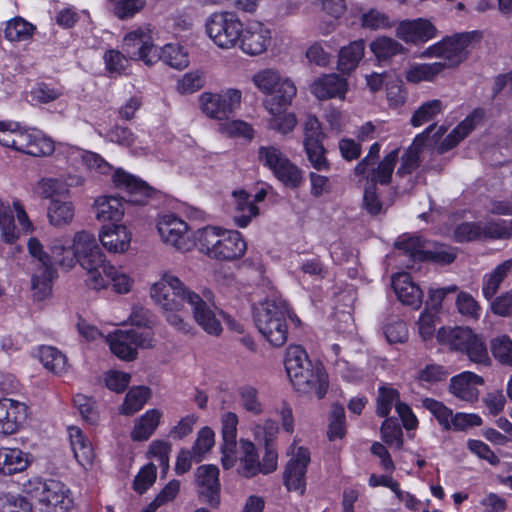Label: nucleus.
Listing matches in <instances>:
<instances>
[{"label": "nucleus", "instance_id": "48", "mask_svg": "<svg viewBox=\"0 0 512 512\" xmlns=\"http://www.w3.org/2000/svg\"><path fill=\"white\" fill-rule=\"evenodd\" d=\"M491 352L502 365H512V340L506 336H498L491 341Z\"/></svg>", "mask_w": 512, "mask_h": 512}, {"label": "nucleus", "instance_id": "8", "mask_svg": "<svg viewBox=\"0 0 512 512\" xmlns=\"http://www.w3.org/2000/svg\"><path fill=\"white\" fill-rule=\"evenodd\" d=\"M25 491L42 505L44 512H68L73 506L70 490L58 480H29Z\"/></svg>", "mask_w": 512, "mask_h": 512}, {"label": "nucleus", "instance_id": "25", "mask_svg": "<svg viewBox=\"0 0 512 512\" xmlns=\"http://www.w3.org/2000/svg\"><path fill=\"white\" fill-rule=\"evenodd\" d=\"M347 91L346 79L337 74H327L316 79L311 85V93L319 100L344 98Z\"/></svg>", "mask_w": 512, "mask_h": 512}, {"label": "nucleus", "instance_id": "23", "mask_svg": "<svg viewBox=\"0 0 512 512\" xmlns=\"http://www.w3.org/2000/svg\"><path fill=\"white\" fill-rule=\"evenodd\" d=\"M83 179L79 176L61 178H42L35 186V193L43 199L62 200L69 198V187L82 185Z\"/></svg>", "mask_w": 512, "mask_h": 512}, {"label": "nucleus", "instance_id": "61", "mask_svg": "<svg viewBox=\"0 0 512 512\" xmlns=\"http://www.w3.org/2000/svg\"><path fill=\"white\" fill-rule=\"evenodd\" d=\"M223 444L228 449L236 447L238 417L233 412H226L221 418Z\"/></svg>", "mask_w": 512, "mask_h": 512}, {"label": "nucleus", "instance_id": "42", "mask_svg": "<svg viewBox=\"0 0 512 512\" xmlns=\"http://www.w3.org/2000/svg\"><path fill=\"white\" fill-rule=\"evenodd\" d=\"M39 359L46 369L56 374L66 371L67 358L55 347L42 346L39 349Z\"/></svg>", "mask_w": 512, "mask_h": 512}, {"label": "nucleus", "instance_id": "63", "mask_svg": "<svg viewBox=\"0 0 512 512\" xmlns=\"http://www.w3.org/2000/svg\"><path fill=\"white\" fill-rule=\"evenodd\" d=\"M204 77L200 72L186 73L181 79L178 80L176 89L182 94H193L199 91L204 86Z\"/></svg>", "mask_w": 512, "mask_h": 512}, {"label": "nucleus", "instance_id": "10", "mask_svg": "<svg viewBox=\"0 0 512 512\" xmlns=\"http://www.w3.org/2000/svg\"><path fill=\"white\" fill-rule=\"evenodd\" d=\"M122 50L131 60H140L147 66L159 61V49L154 44L153 27L150 24L128 32L123 38Z\"/></svg>", "mask_w": 512, "mask_h": 512}, {"label": "nucleus", "instance_id": "43", "mask_svg": "<svg viewBox=\"0 0 512 512\" xmlns=\"http://www.w3.org/2000/svg\"><path fill=\"white\" fill-rule=\"evenodd\" d=\"M370 49L379 61H385L404 52V47L390 37H379L371 42Z\"/></svg>", "mask_w": 512, "mask_h": 512}, {"label": "nucleus", "instance_id": "33", "mask_svg": "<svg viewBox=\"0 0 512 512\" xmlns=\"http://www.w3.org/2000/svg\"><path fill=\"white\" fill-rule=\"evenodd\" d=\"M47 216L51 225L64 227L74 218V206L68 198L54 200L48 206Z\"/></svg>", "mask_w": 512, "mask_h": 512}, {"label": "nucleus", "instance_id": "31", "mask_svg": "<svg viewBox=\"0 0 512 512\" xmlns=\"http://www.w3.org/2000/svg\"><path fill=\"white\" fill-rule=\"evenodd\" d=\"M365 43L363 40L351 42L342 47L338 55V70L343 74L351 73L359 64L364 55Z\"/></svg>", "mask_w": 512, "mask_h": 512}, {"label": "nucleus", "instance_id": "39", "mask_svg": "<svg viewBox=\"0 0 512 512\" xmlns=\"http://www.w3.org/2000/svg\"><path fill=\"white\" fill-rule=\"evenodd\" d=\"M511 269L512 259H509L498 265L490 274L484 277L482 292L486 299H491L497 293L500 284Z\"/></svg>", "mask_w": 512, "mask_h": 512}, {"label": "nucleus", "instance_id": "56", "mask_svg": "<svg viewBox=\"0 0 512 512\" xmlns=\"http://www.w3.org/2000/svg\"><path fill=\"white\" fill-rule=\"evenodd\" d=\"M214 444V432L209 427H203L192 447L193 459L196 462L202 460L203 455L208 452Z\"/></svg>", "mask_w": 512, "mask_h": 512}, {"label": "nucleus", "instance_id": "11", "mask_svg": "<svg viewBox=\"0 0 512 512\" xmlns=\"http://www.w3.org/2000/svg\"><path fill=\"white\" fill-rule=\"evenodd\" d=\"M206 32L210 39L222 49H230L239 42L242 23L231 12H215L206 20Z\"/></svg>", "mask_w": 512, "mask_h": 512}, {"label": "nucleus", "instance_id": "52", "mask_svg": "<svg viewBox=\"0 0 512 512\" xmlns=\"http://www.w3.org/2000/svg\"><path fill=\"white\" fill-rule=\"evenodd\" d=\"M329 427L327 431L328 438L333 441L337 438H343L345 430V411L344 408L338 404L332 406L329 418Z\"/></svg>", "mask_w": 512, "mask_h": 512}, {"label": "nucleus", "instance_id": "9", "mask_svg": "<svg viewBox=\"0 0 512 512\" xmlns=\"http://www.w3.org/2000/svg\"><path fill=\"white\" fill-rule=\"evenodd\" d=\"M29 254L36 260L35 270L31 278V287L34 296L38 300L46 298L51 293L52 282L57 278V270L55 265L58 263L51 255L44 251L43 245L37 238H30L27 243Z\"/></svg>", "mask_w": 512, "mask_h": 512}, {"label": "nucleus", "instance_id": "35", "mask_svg": "<svg viewBox=\"0 0 512 512\" xmlns=\"http://www.w3.org/2000/svg\"><path fill=\"white\" fill-rule=\"evenodd\" d=\"M392 288L403 305H414L416 301V285L411 274L407 272L396 274L392 279Z\"/></svg>", "mask_w": 512, "mask_h": 512}, {"label": "nucleus", "instance_id": "36", "mask_svg": "<svg viewBox=\"0 0 512 512\" xmlns=\"http://www.w3.org/2000/svg\"><path fill=\"white\" fill-rule=\"evenodd\" d=\"M200 108L208 117L217 120L227 119L228 108L224 104V98L220 94L205 92L199 97Z\"/></svg>", "mask_w": 512, "mask_h": 512}, {"label": "nucleus", "instance_id": "34", "mask_svg": "<svg viewBox=\"0 0 512 512\" xmlns=\"http://www.w3.org/2000/svg\"><path fill=\"white\" fill-rule=\"evenodd\" d=\"M71 447L75 458L81 465L90 464L94 453L92 445L78 427L69 428Z\"/></svg>", "mask_w": 512, "mask_h": 512}, {"label": "nucleus", "instance_id": "32", "mask_svg": "<svg viewBox=\"0 0 512 512\" xmlns=\"http://www.w3.org/2000/svg\"><path fill=\"white\" fill-rule=\"evenodd\" d=\"M161 416L162 414L158 409L146 411L135 421L134 428L131 431V439L133 441L147 440L158 427Z\"/></svg>", "mask_w": 512, "mask_h": 512}, {"label": "nucleus", "instance_id": "50", "mask_svg": "<svg viewBox=\"0 0 512 512\" xmlns=\"http://www.w3.org/2000/svg\"><path fill=\"white\" fill-rule=\"evenodd\" d=\"M102 276L104 279V287L112 282L113 288L118 293H127L130 291L132 281L124 273L119 272L115 267L109 265L106 267L105 271L102 272Z\"/></svg>", "mask_w": 512, "mask_h": 512}, {"label": "nucleus", "instance_id": "6", "mask_svg": "<svg viewBox=\"0 0 512 512\" xmlns=\"http://www.w3.org/2000/svg\"><path fill=\"white\" fill-rule=\"evenodd\" d=\"M287 314V305L281 300H265L255 308L256 326L263 337L274 347H281L287 341Z\"/></svg>", "mask_w": 512, "mask_h": 512}, {"label": "nucleus", "instance_id": "40", "mask_svg": "<svg viewBox=\"0 0 512 512\" xmlns=\"http://www.w3.org/2000/svg\"><path fill=\"white\" fill-rule=\"evenodd\" d=\"M113 181L119 188H125L132 194H140L144 197H150L153 189L140 179L135 178L133 175L117 170L113 174Z\"/></svg>", "mask_w": 512, "mask_h": 512}, {"label": "nucleus", "instance_id": "2", "mask_svg": "<svg viewBox=\"0 0 512 512\" xmlns=\"http://www.w3.org/2000/svg\"><path fill=\"white\" fill-rule=\"evenodd\" d=\"M51 250L60 267L70 270L79 263L87 273L86 283L89 287L95 290L104 287L102 272L109 264L94 235L86 231L77 232L73 238L72 248L66 247L61 240H54Z\"/></svg>", "mask_w": 512, "mask_h": 512}, {"label": "nucleus", "instance_id": "38", "mask_svg": "<svg viewBox=\"0 0 512 512\" xmlns=\"http://www.w3.org/2000/svg\"><path fill=\"white\" fill-rule=\"evenodd\" d=\"M151 391L145 386L132 387L125 396L124 402L120 408L123 415H133L143 408L149 399Z\"/></svg>", "mask_w": 512, "mask_h": 512}, {"label": "nucleus", "instance_id": "45", "mask_svg": "<svg viewBox=\"0 0 512 512\" xmlns=\"http://www.w3.org/2000/svg\"><path fill=\"white\" fill-rule=\"evenodd\" d=\"M175 69H184L189 64L187 52L180 46L167 44L159 52V60Z\"/></svg>", "mask_w": 512, "mask_h": 512}, {"label": "nucleus", "instance_id": "12", "mask_svg": "<svg viewBox=\"0 0 512 512\" xmlns=\"http://www.w3.org/2000/svg\"><path fill=\"white\" fill-rule=\"evenodd\" d=\"M111 352L123 360H133L137 355V348L152 346V336L149 331L131 329L129 331L118 330L106 338Z\"/></svg>", "mask_w": 512, "mask_h": 512}, {"label": "nucleus", "instance_id": "17", "mask_svg": "<svg viewBox=\"0 0 512 512\" xmlns=\"http://www.w3.org/2000/svg\"><path fill=\"white\" fill-rule=\"evenodd\" d=\"M198 496L201 502L212 508L220 504L219 469L215 465L199 466L195 473Z\"/></svg>", "mask_w": 512, "mask_h": 512}, {"label": "nucleus", "instance_id": "7", "mask_svg": "<svg viewBox=\"0 0 512 512\" xmlns=\"http://www.w3.org/2000/svg\"><path fill=\"white\" fill-rule=\"evenodd\" d=\"M481 111H474L458 124L450 134H448L440 143V139L445 133L443 126L437 127L436 124L430 125L425 131L418 134V148L420 146L430 147L443 154L454 148L462 139L473 131L476 123L482 119Z\"/></svg>", "mask_w": 512, "mask_h": 512}, {"label": "nucleus", "instance_id": "55", "mask_svg": "<svg viewBox=\"0 0 512 512\" xmlns=\"http://www.w3.org/2000/svg\"><path fill=\"white\" fill-rule=\"evenodd\" d=\"M483 238L508 239L512 237V225L504 220L481 222Z\"/></svg>", "mask_w": 512, "mask_h": 512}, {"label": "nucleus", "instance_id": "47", "mask_svg": "<svg viewBox=\"0 0 512 512\" xmlns=\"http://www.w3.org/2000/svg\"><path fill=\"white\" fill-rule=\"evenodd\" d=\"M34 30V26L23 18L16 17L10 20L4 34L9 41H22L28 39Z\"/></svg>", "mask_w": 512, "mask_h": 512}, {"label": "nucleus", "instance_id": "22", "mask_svg": "<svg viewBox=\"0 0 512 512\" xmlns=\"http://www.w3.org/2000/svg\"><path fill=\"white\" fill-rule=\"evenodd\" d=\"M28 407L19 401L3 398L0 400V434L10 435L18 431L27 417Z\"/></svg>", "mask_w": 512, "mask_h": 512}, {"label": "nucleus", "instance_id": "5", "mask_svg": "<svg viewBox=\"0 0 512 512\" xmlns=\"http://www.w3.org/2000/svg\"><path fill=\"white\" fill-rule=\"evenodd\" d=\"M200 251L217 260L231 261L240 258L246 251V242L238 231L207 226L199 231Z\"/></svg>", "mask_w": 512, "mask_h": 512}, {"label": "nucleus", "instance_id": "14", "mask_svg": "<svg viewBox=\"0 0 512 512\" xmlns=\"http://www.w3.org/2000/svg\"><path fill=\"white\" fill-rule=\"evenodd\" d=\"M324 134L319 120L309 115L304 124L303 146L311 167L318 171H328L330 163L323 146Z\"/></svg>", "mask_w": 512, "mask_h": 512}, {"label": "nucleus", "instance_id": "37", "mask_svg": "<svg viewBox=\"0 0 512 512\" xmlns=\"http://www.w3.org/2000/svg\"><path fill=\"white\" fill-rule=\"evenodd\" d=\"M399 149L392 150L387 154L384 159L378 164L377 168H373L371 173L367 176L368 183H380L387 185L391 181L392 173L398 159Z\"/></svg>", "mask_w": 512, "mask_h": 512}, {"label": "nucleus", "instance_id": "54", "mask_svg": "<svg viewBox=\"0 0 512 512\" xmlns=\"http://www.w3.org/2000/svg\"><path fill=\"white\" fill-rule=\"evenodd\" d=\"M283 109L278 108V111L270 113L272 117L269 119L268 126L270 129L285 135L294 129L296 118L291 113H282Z\"/></svg>", "mask_w": 512, "mask_h": 512}, {"label": "nucleus", "instance_id": "3", "mask_svg": "<svg viewBox=\"0 0 512 512\" xmlns=\"http://www.w3.org/2000/svg\"><path fill=\"white\" fill-rule=\"evenodd\" d=\"M285 369L293 387L303 394H315L322 398L326 393L327 375L319 366H314L305 350L297 345L287 348Z\"/></svg>", "mask_w": 512, "mask_h": 512}, {"label": "nucleus", "instance_id": "13", "mask_svg": "<svg viewBox=\"0 0 512 512\" xmlns=\"http://www.w3.org/2000/svg\"><path fill=\"white\" fill-rule=\"evenodd\" d=\"M476 34L460 33L438 42L419 54L420 57L437 56L444 58L446 66L452 67L462 63L468 54L467 48Z\"/></svg>", "mask_w": 512, "mask_h": 512}, {"label": "nucleus", "instance_id": "64", "mask_svg": "<svg viewBox=\"0 0 512 512\" xmlns=\"http://www.w3.org/2000/svg\"><path fill=\"white\" fill-rule=\"evenodd\" d=\"M130 58L117 50H108L104 54V61L106 69L111 74L120 75L123 73L129 65Z\"/></svg>", "mask_w": 512, "mask_h": 512}, {"label": "nucleus", "instance_id": "4", "mask_svg": "<svg viewBox=\"0 0 512 512\" xmlns=\"http://www.w3.org/2000/svg\"><path fill=\"white\" fill-rule=\"evenodd\" d=\"M436 339L439 345L466 355L475 364L488 366L491 363L483 337L468 327H441Z\"/></svg>", "mask_w": 512, "mask_h": 512}, {"label": "nucleus", "instance_id": "59", "mask_svg": "<svg viewBox=\"0 0 512 512\" xmlns=\"http://www.w3.org/2000/svg\"><path fill=\"white\" fill-rule=\"evenodd\" d=\"M239 395L243 408L254 414L259 415L263 412L262 403L258 397V391L252 386H243L239 389Z\"/></svg>", "mask_w": 512, "mask_h": 512}, {"label": "nucleus", "instance_id": "16", "mask_svg": "<svg viewBox=\"0 0 512 512\" xmlns=\"http://www.w3.org/2000/svg\"><path fill=\"white\" fill-rule=\"evenodd\" d=\"M395 409L406 430L414 429L416 426V417L406 403L400 402L399 393L391 387H380L377 396L376 414L379 417H387L392 409Z\"/></svg>", "mask_w": 512, "mask_h": 512}, {"label": "nucleus", "instance_id": "51", "mask_svg": "<svg viewBox=\"0 0 512 512\" xmlns=\"http://www.w3.org/2000/svg\"><path fill=\"white\" fill-rule=\"evenodd\" d=\"M453 238L458 243L483 239L481 222H463L457 225L453 232Z\"/></svg>", "mask_w": 512, "mask_h": 512}, {"label": "nucleus", "instance_id": "57", "mask_svg": "<svg viewBox=\"0 0 512 512\" xmlns=\"http://www.w3.org/2000/svg\"><path fill=\"white\" fill-rule=\"evenodd\" d=\"M282 77L272 69H265L253 76V83L263 93L270 95Z\"/></svg>", "mask_w": 512, "mask_h": 512}, {"label": "nucleus", "instance_id": "41", "mask_svg": "<svg viewBox=\"0 0 512 512\" xmlns=\"http://www.w3.org/2000/svg\"><path fill=\"white\" fill-rule=\"evenodd\" d=\"M273 175L283 185L288 188L297 189L303 183V171L290 159L284 161V163L273 172Z\"/></svg>", "mask_w": 512, "mask_h": 512}, {"label": "nucleus", "instance_id": "62", "mask_svg": "<svg viewBox=\"0 0 512 512\" xmlns=\"http://www.w3.org/2000/svg\"><path fill=\"white\" fill-rule=\"evenodd\" d=\"M96 402L84 395L77 394L74 397V405L81 414L82 418L90 424H94L98 420V412L95 406Z\"/></svg>", "mask_w": 512, "mask_h": 512}, {"label": "nucleus", "instance_id": "44", "mask_svg": "<svg viewBox=\"0 0 512 512\" xmlns=\"http://www.w3.org/2000/svg\"><path fill=\"white\" fill-rule=\"evenodd\" d=\"M0 228L1 238L8 244L18 239V232L14 223L13 211L9 203L0 199Z\"/></svg>", "mask_w": 512, "mask_h": 512}, {"label": "nucleus", "instance_id": "49", "mask_svg": "<svg viewBox=\"0 0 512 512\" xmlns=\"http://www.w3.org/2000/svg\"><path fill=\"white\" fill-rule=\"evenodd\" d=\"M259 161L268 169L275 172L289 158L275 146H261L258 151Z\"/></svg>", "mask_w": 512, "mask_h": 512}, {"label": "nucleus", "instance_id": "1", "mask_svg": "<svg viewBox=\"0 0 512 512\" xmlns=\"http://www.w3.org/2000/svg\"><path fill=\"white\" fill-rule=\"evenodd\" d=\"M205 293L206 299L190 290L176 276L164 274L151 288V297L165 312L180 311L184 304L191 308L194 320L207 333L218 335L222 331L220 321L216 318L213 303Z\"/></svg>", "mask_w": 512, "mask_h": 512}, {"label": "nucleus", "instance_id": "27", "mask_svg": "<svg viewBox=\"0 0 512 512\" xmlns=\"http://www.w3.org/2000/svg\"><path fill=\"white\" fill-rule=\"evenodd\" d=\"M30 464L29 455L18 448H0V475L22 472Z\"/></svg>", "mask_w": 512, "mask_h": 512}, {"label": "nucleus", "instance_id": "46", "mask_svg": "<svg viewBox=\"0 0 512 512\" xmlns=\"http://www.w3.org/2000/svg\"><path fill=\"white\" fill-rule=\"evenodd\" d=\"M382 440L390 447L400 449L403 445V433L398 420L394 417L386 418L381 425Z\"/></svg>", "mask_w": 512, "mask_h": 512}, {"label": "nucleus", "instance_id": "26", "mask_svg": "<svg viewBox=\"0 0 512 512\" xmlns=\"http://www.w3.org/2000/svg\"><path fill=\"white\" fill-rule=\"evenodd\" d=\"M234 198V223L240 227H247L253 218L258 216L259 209L252 201V195L244 190L233 191Z\"/></svg>", "mask_w": 512, "mask_h": 512}, {"label": "nucleus", "instance_id": "24", "mask_svg": "<svg viewBox=\"0 0 512 512\" xmlns=\"http://www.w3.org/2000/svg\"><path fill=\"white\" fill-rule=\"evenodd\" d=\"M456 259L454 248L445 244L422 240L418 235V261L448 265Z\"/></svg>", "mask_w": 512, "mask_h": 512}, {"label": "nucleus", "instance_id": "29", "mask_svg": "<svg viewBox=\"0 0 512 512\" xmlns=\"http://www.w3.org/2000/svg\"><path fill=\"white\" fill-rule=\"evenodd\" d=\"M99 239L102 245L109 251L114 253H121L128 249L131 234L123 225H113L99 234Z\"/></svg>", "mask_w": 512, "mask_h": 512}, {"label": "nucleus", "instance_id": "60", "mask_svg": "<svg viewBox=\"0 0 512 512\" xmlns=\"http://www.w3.org/2000/svg\"><path fill=\"white\" fill-rule=\"evenodd\" d=\"M114 14L121 20L133 17L145 4V0H110Z\"/></svg>", "mask_w": 512, "mask_h": 512}, {"label": "nucleus", "instance_id": "30", "mask_svg": "<svg viewBox=\"0 0 512 512\" xmlns=\"http://www.w3.org/2000/svg\"><path fill=\"white\" fill-rule=\"evenodd\" d=\"M96 218L101 221H119L124 214V204L121 199L113 196H102L94 204Z\"/></svg>", "mask_w": 512, "mask_h": 512}, {"label": "nucleus", "instance_id": "28", "mask_svg": "<svg viewBox=\"0 0 512 512\" xmlns=\"http://www.w3.org/2000/svg\"><path fill=\"white\" fill-rule=\"evenodd\" d=\"M296 93L297 88L293 81L289 78H281L264 105L270 113H274L278 108H286L290 105Z\"/></svg>", "mask_w": 512, "mask_h": 512}, {"label": "nucleus", "instance_id": "58", "mask_svg": "<svg viewBox=\"0 0 512 512\" xmlns=\"http://www.w3.org/2000/svg\"><path fill=\"white\" fill-rule=\"evenodd\" d=\"M457 291L458 287L456 285H450L444 288H430L428 290V297L425 303V310L439 314L442 309V301L446 295Z\"/></svg>", "mask_w": 512, "mask_h": 512}, {"label": "nucleus", "instance_id": "19", "mask_svg": "<svg viewBox=\"0 0 512 512\" xmlns=\"http://www.w3.org/2000/svg\"><path fill=\"white\" fill-rule=\"evenodd\" d=\"M309 463V451L304 447H294L284 471V484L288 490L298 491L301 494L304 492L305 474Z\"/></svg>", "mask_w": 512, "mask_h": 512}, {"label": "nucleus", "instance_id": "20", "mask_svg": "<svg viewBox=\"0 0 512 512\" xmlns=\"http://www.w3.org/2000/svg\"><path fill=\"white\" fill-rule=\"evenodd\" d=\"M270 40V30L260 22H251L245 29L242 28L239 39L242 51L251 56L265 52Z\"/></svg>", "mask_w": 512, "mask_h": 512}, {"label": "nucleus", "instance_id": "15", "mask_svg": "<svg viewBox=\"0 0 512 512\" xmlns=\"http://www.w3.org/2000/svg\"><path fill=\"white\" fill-rule=\"evenodd\" d=\"M157 229L162 241L179 251H188L193 246L187 223L173 214L162 216Z\"/></svg>", "mask_w": 512, "mask_h": 512}, {"label": "nucleus", "instance_id": "53", "mask_svg": "<svg viewBox=\"0 0 512 512\" xmlns=\"http://www.w3.org/2000/svg\"><path fill=\"white\" fill-rule=\"evenodd\" d=\"M422 405L438 420L444 429H450V418L452 416L451 409L446 407L442 402L432 398L422 399Z\"/></svg>", "mask_w": 512, "mask_h": 512}, {"label": "nucleus", "instance_id": "18", "mask_svg": "<svg viewBox=\"0 0 512 512\" xmlns=\"http://www.w3.org/2000/svg\"><path fill=\"white\" fill-rule=\"evenodd\" d=\"M12 149L34 157H42L51 155L55 147L53 141L42 133L18 127Z\"/></svg>", "mask_w": 512, "mask_h": 512}, {"label": "nucleus", "instance_id": "21", "mask_svg": "<svg viewBox=\"0 0 512 512\" xmlns=\"http://www.w3.org/2000/svg\"><path fill=\"white\" fill-rule=\"evenodd\" d=\"M484 384V379L470 371H464L450 379L449 392L461 401L474 403L479 398L478 386Z\"/></svg>", "mask_w": 512, "mask_h": 512}]
</instances>
